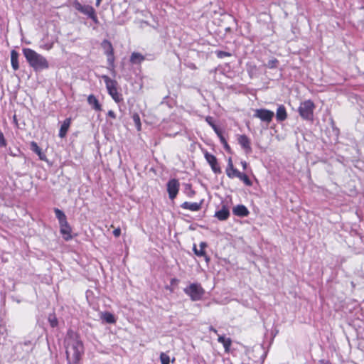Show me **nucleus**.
I'll return each instance as SVG.
<instances>
[{"mask_svg":"<svg viewBox=\"0 0 364 364\" xmlns=\"http://www.w3.org/2000/svg\"><path fill=\"white\" fill-rule=\"evenodd\" d=\"M206 247H207V244L204 242H202L200 243L199 250L197 249L196 245L193 246V251L197 256L205 257V260L208 262L209 261V257L208 256H206L205 250H204Z\"/></svg>","mask_w":364,"mask_h":364,"instance_id":"obj_16","label":"nucleus"},{"mask_svg":"<svg viewBox=\"0 0 364 364\" xmlns=\"http://www.w3.org/2000/svg\"><path fill=\"white\" fill-rule=\"evenodd\" d=\"M101 46L105 51V54L107 56V61L109 65H112L114 60V49L112 43L108 40H104Z\"/></svg>","mask_w":364,"mask_h":364,"instance_id":"obj_9","label":"nucleus"},{"mask_svg":"<svg viewBox=\"0 0 364 364\" xmlns=\"http://www.w3.org/2000/svg\"><path fill=\"white\" fill-rule=\"evenodd\" d=\"M240 171L234 168L233 164L232 163L231 159H229L228 166L226 169V173L229 178L237 177L240 174Z\"/></svg>","mask_w":364,"mask_h":364,"instance_id":"obj_19","label":"nucleus"},{"mask_svg":"<svg viewBox=\"0 0 364 364\" xmlns=\"http://www.w3.org/2000/svg\"><path fill=\"white\" fill-rule=\"evenodd\" d=\"M237 140L238 143L245 150L246 154H250L252 152L250 140L246 135H240Z\"/></svg>","mask_w":364,"mask_h":364,"instance_id":"obj_11","label":"nucleus"},{"mask_svg":"<svg viewBox=\"0 0 364 364\" xmlns=\"http://www.w3.org/2000/svg\"><path fill=\"white\" fill-rule=\"evenodd\" d=\"M31 150L35 152L40 158V159L41 160H45L46 159V156L45 154L42 152V150L38 146L37 143L35 142V141H32L31 143Z\"/></svg>","mask_w":364,"mask_h":364,"instance_id":"obj_24","label":"nucleus"},{"mask_svg":"<svg viewBox=\"0 0 364 364\" xmlns=\"http://www.w3.org/2000/svg\"><path fill=\"white\" fill-rule=\"evenodd\" d=\"M160 361L161 364H169L171 362L170 357L166 353H161Z\"/></svg>","mask_w":364,"mask_h":364,"instance_id":"obj_30","label":"nucleus"},{"mask_svg":"<svg viewBox=\"0 0 364 364\" xmlns=\"http://www.w3.org/2000/svg\"><path fill=\"white\" fill-rule=\"evenodd\" d=\"M52 47H53V44L51 43V44H47V45H46L43 48H44L45 49H46V50H50V49H51V48H52Z\"/></svg>","mask_w":364,"mask_h":364,"instance_id":"obj_39","label":"nucleus"},{"mask_svg":"<svg viewBox=\"0 0 364 364\" xmlns=\"http://www.w3.org/2000/svg\"><path fill=\"white\" fill-rule=\"evenodd\" d=\"M241 165H242L243 169H246L247 168V164L246 161H241Z\"/></svg>","mask_w":364,"mask_h":364,"instance_id":"obj_38","label":"nucleus"},{"mask_svg":"<svg viewBox=\"0 0 364 364\" xmlns=\"http://www.w3.org/2000/svg\"><path fill=\"white\" fill-rule=\"evenodd\" d=\"M217 55L218 58H223V57H225V56H230V54L229 53H227V52H224V51H218L217 53Z\"/></svg>","mask_w":364,"mask_h":364,"instance_id":"obj_34","label":"nucleus"},{"mask_svg":"<svg viewBox=\"0 0 364 364\" xmlns=\"http://www.w3.org/2000/svg\"><path fill=\"white\" fill-rule=\"evenodd\" d=\"M179 182L178 180L173 178L171 179L167 183V191L168 193L169 198L173 200L179 191Z\"/></svg>","mask_w":364,"mask_h":364,"instance_id":"obj_8","label":"nucleus"},{"mask_svg":"<svg viewBox=\"0 0 364 364\" xmlns=\"http://www.w3.org/2000/svg\"><path fill=\"white\" fill-rule=\"evenodd\" d=\"M145 60L143 55L139 53L134 52L130 57V62L133 64H139Z\"/></svg>","mask_w":364,"mask_h":364,"instance_id":"obj_23","label":"nucleus"},{"mask_svg":"<svg viewBox=\"0 0 364 364\" xmlns=\"http://www.w3.org/2000/svg\"><path fill=\"white\" fill-rule=\"evenodd\" d=\"M102 0H96V5L98 6L100 3H101Z\"/></svg>","mask_w":364,"mask_h":364,"instance_id":"obj_42","label":"nucleus"},{"mask_svg":"<svg viewBox=\"0 0 364 364\" xmlns=\"http://www.w3.org/2000/svg\"><path fill=\"white\" fill-rule=\"evenodd\" d=\"M75 8L90 18L95 23H98V19L95 14L94 8L90 5H82L81 4L76 2L75 4Z\"/></svg>","mask_w":364,"mask_h":364,"instance_id":"obj_6","label":"nucleus"},{"mask_svg":"<svg viewBox=\"0 0 364 364\" xmlns=\"http://www.w3.org/2000/svg\"><path fill=\"white\" fill-rule=\"evenodd\" d=\"M287 117L286 109L284 105H279L277 109L276 118L277 121L282 122Z\"/></svg>","mask_w":364,"mask_h":364,"instance_id":"obj_20","label":"nucleus"},{"mask_svg":"<svg viewBox=\"0 0 364 364\" xmlns=\"http://www.w3.org/2000/svg\"><path fill=\"white\" fill-rule=\"evenodd\" d=\"M218 136H220V140H221V141L224 144L225 147L226 149H229V146H228V144H227V142H226L225 139L223 138V136L222 135H220V133H219V135H218Z\"/></svg>","mask_w":364,"mask_h":364,"instance_id":"obj_35","label":"nucleus"},{"mask_svg":"<svg viewBox=\"0 0 364 364\" xmlns=\"http://www.w3.org/2000/svg\"><path fill=\"white\" fill-rule=\"evenodd\" d=\"M314 108L315 105L311 100H306L300 104L299 114L304 119L312 120Z\"/></svg>","mask_w":364,"mask_h":364,"instance_id":"obj_5","label":"nucleus"},{"mask_svg":"<svg viewBox=\"0 0 364 364\" xmlns=\"http://www.w3.org/2000/svg\"><path fill=\"white\" fill-rule=\"evenodd\" d=\"M209 330L210 331L214 332L215 334H218V331L215 328H214L213 326H210Z\"/></svg>","mask_w":364,"mask_h":364,"instance_id":"obj_40","label":"nucleus"},{"mask_svg":"<svg viewBox=\"0 0 364 364\" xmlns=\"http://www.w3.org/2000/svg\"><path fill=\"white\" fill-rule=\"evenodd\" d=\"M88 104L95 110L100 111L102 109L101 105L99 103L98 100L93 95H90L87 97Z\"/></svg>","mask_w":364,"mask_h":364,"instance_id":"obj_18","label":"nucleus"},{"mask_svg":"<svg viewBox=\"0 0 364 364\" xmlns=\"http://www.w3.org/2000/svg\"><path fill=\"white\" fill-rule=\"evenodd\" d=\"M133 121L138 131L141 130V124L140 121L139 115L136 113L134 114L132 116Z\"/></svg>","mask_w":364,"mask_h":364,"instance_id":"obj_29","label":"nucleus"},{"mask_svg":"<svg viewBox=\"0 0 364 364\" xmlns=\"http://www.w3.org/2000/svg\"><path fill=\"white\" fill-rule=\"evenodd\" d=\"M218 341L223 344L226 353L230 351V348L232 344V340L230 338H225L223 336H218Z\"/></svg>","mask_w":364,"mask_h":364,"instance_id":"obj_21","label":"nucleus"},{"mask_svg":"<svg viewBox=\"0 0 364 364\" xmlns=\"http://www.w3.org/2000/svg\"><path fill=\"white\" fill-rule=\"evenodd\" d=\"M107 115L112 119L116 118V114L112 110H109L107 113Z\"/></svg>","mask_w":364,"mask_h":364,"instance_id":"obj_37","label":"nucleus"},{"mask_svg":"<svg viewBox=\"0 0 364 364\" xmlns=\"http://www.w3.org/2000/svg\"><path fill=\"white\" fill-rule=\"evenodd\" d=\"M100 318L107 323H114L116 322L114 316L107 311L101 313Z\"/></svg>","mask_w":364,"mask_h":364,"instance_id":"obj_25","label":"nucleus"},{"mask_svg":"<svg viewBox=\"0 0 364 364\" xmlns=\"http://www.w3.org/2000/svg\"><path fill=\"white\" fill-rule=\"evenodd\" d=\"M237 178H238L242 181H243L245 185H247L248 186H252V182L246 174L240 172Z\"/></svg>","mask_w":364,"mask_h":364,"instance_id":"obj_27","label":"nucleus"},{"mask_svg":"<svg viewBox=\"0 0 364 364\" xmlns=\"http://www.w3.org/2000/svg\"><path fill=\"white\" fill-rule=\"evenodd\" d=\"M193 194H194V192H193V191H191V192L190 193L189 196H192V195H193Z\"/></svg>","mask_w":364,"mask_h":364,"instance_id":"obj_43","label":"nucleus"},{"mask_svg":"<svg viewBox=\"0 0 364 364\" xmlns=\"http://www.w3.org/2000/svg\"><path fill=\"white\" fill-rule=\"evenodd\" d=\"M183 291L193 301L200 300L205 294L204 289L199 283H192L186 287Z\"/></svg>","mask_w":364,"mask_h":364,"instance_id":"obj_3","label":"nucleus"},{"mask_svg":"<svg viewBox=\"0 0 364 364\" xmlns=\"http://www.w3.org/2000/svg\"><path fill=\"white\" fill-rule=\"evenodd\" d=\"M55 216L58 218L59 223H65L67 221V218L65 213L58 208H55L54 210Z\"/></svg>","mask_w":364,"mask_h":364,"instance_id":"obj_26","label":"nucleus"},{"mask_svg":"<svg viewBox=\"0 0 364 364\" xmlns=\"http://www.w3.org/2000/svg\"><path fill=\"white\" fill-rule=\"evenodd\" d=\"M278 60L276 58L271 59L268 61L267 66L269 68H274L277 66Z\"/></svg>","mask_w":364,"mask_h":364,"instance_id":"obj_31","label":"nucleus"},{"mask_svg":"<svg viewBox=\"0 0 364 364\" xmlns=\"http://www.w3.org/2000/svg\"><path fill=\"white\" fill-rule=\"evenodd\" d=\"M66 356L68 362L76 363L83 353L84 348L81 341L73 331L68 332L65 341Z\"/></svg>","mask_w":364,"mask_h":364,"instance_id":"obj_1","label":"nucleus"},{"mask_svg":"<svg viewBox=\"0 0 364 364\" xmlns=\"http://www.w3.org/2000/svg\"><path fill=\"white\" fill-rule=\"evenodd\" d=\"M320 363L321 364H331L330 362H328L327 360H321Z\"/></svg>","mask_w":364,"mask_h":364,"instance_id":"obj_41","label":"nucleus"},{"mask_svg":"<svg viewBox=\"0 0 364 364\" xmlns=\"http://www.w3.org/2000/svg\"><path fill=\"white\" fill-rule=\"evenodd\" d=\"M23 53L29 65L35 71H41L48 68L49 63L46 58L31 48H23Z\"/></svg>","mask_w":364,"mask_h":364,"instance_id":"obj_2","label":"nucleus"},{"mask_svg":"<svg viewBox=\"0 0 364 364\" xmlns=\"http://www.w3.org/2000/svg\"><path fill=\"white\" fill-rule=\"evenodd\" d=\"M205 158L211 166V168L214 173H220V168L218 164L217 159L214 155L209 154L208 152H205Z\"/></svg>","mask_w":364,"mask_h":364,"instance_id":"obj_10","label":"nucleus"},{"mask_svg":"<svg viewBox=\"0 0 364 364\" xmlns=\"http://www.w3.org/2000/svg\"><path fill=\"white\" fill-rule=\"evenodd\" d=\"M202 202L200 203H191L184 202L181 205L183 209L189 210L191 211H198L201 208Z\"/></svg>","mask_w":364,"mask_h":364,"instance_id":"obj_14","label":"nucleus"},{"mask_svg":"<svg viewBox=\"0 0 364 364\" xmlns=\"http://www.w3.org/2000/svg\"><path fill=\"white\" fill-rule=\"evenodd\" d=\"M206 122L213 129V130L219 135L220 131L218 129L217 126L213 122V119L212 117L208 116L205 118Z\"/></svg>","mask_w":364,"mask_h":364,"instance_id":"obj_28","label":"nucleus"},{"mask_svg":"<svg viewBox=\"0 0 364 364\" xmlns=\"http://www.w3.org/2000/svg\"><path fill=\"white\" fill-rule=\"evenodd\" d=\"M49 323L52 327H55L58 324V320L55 316H50L48 318Z\"/></svg>","mask_w":364,"mask_h":364,"instance_id":"obj_32","label":"nucleus"},{"mask_svg":"<svg viewBox=\"0 0 364 364\" xmlns=\"http://www.w3.org/2000/svg\"><path fill=\"white\" fill-rule=\"evenodd\" d=\"M102 78L106 85L107 90L108 91L109 95L112 97V98L116 102H119L123 99L122 95L117 91V82L116 80H112L107 75H103Z\"/></svg>","mask_w":364,"mask_h":364,"instance_id":"obj_4","label":"nucleus"},{"mask_svg":"<svg viewBox=\"0 0 364 364\" xmlns=\"http://www.w3.org/2000/svg\"><path fill=\"white\" fill-rule=\"evenodd\" d=\"M59 224L60 228V233L62 234L63 238L65 240H69L71 239V228L69 225L68 221Z\"/></svg>","mask_w":364,"mask_h":364,"instance_id":"obj_12","label":"nucleus"},{"mask_svg":"<svg viewBox=\"0 0 364 364\" xmlns=\"http://www.w3.org/2000/svg\"><path fill=\"white\" fill-rule=\"evenodd\" d=\"M274 115L272 111L266 109H257L255 110L254 117L260 119L262 121L269 123Z\"/></svg>","mask_w":364,"mask_h":364,"instance_id":"obj_7","label":"nucleus"},{"mask_svg":"<svg viewBox=\"0 0 364 364\" xmlns=\"http://www.w3.org/2000/svg\"><path fill=\"white\" fill-rule=\"evenodd\" d=\"M6 146V141L4 138L3 132L0 130V146L5 147Z\"/></svg>","mask_w":364,"mask_h":364,"instance_id":"obj_33","label":"nucleus"},{"mask_svg":"<svg viewBox=\"0 0 364 364\" xmlns=\"http://www.w3.org/2000/svg\"><path fill=\"white\" fill-rule=\"evenodd\" d=\"M120 234H121V230H120V228H117V229H115V230L113 231V235H114L116 237H119V236L120 235Z\"/></svg>","mask_w":364,"mask_h":364,"instance_id":"obj_36","label":"nucleus"},{"mask_svg":"<svg viewBox=\"0 0 364 364\" xmlns=\"http://www.w3.org/2000/svg\"><path fill=\"white\" fill-rule=\"evenodd\" d=\"M234 215L240 217H245L249 214V210L244 205H237L232 209Z\"/></svg>","mask_w":364,"mask_h":364,"instance_id":"obj_13","label":"nucleus"},{"mask_svg":"<svg viewBox=\"0 0 364 364\" xmlns=\"http://www.w3.org/2000/svg\"><path fill=\"white\" fill-rule=\"evenodd\" d=\"M70 118H67L63 121L59 131V136L60 138H64L66 136L68 129L70 126Z\"/></svg>","mask_w":364,"mask_h":364,"instance_id":"obj_15","label":"nucleus"},{"mask_svg":"<svg viewBox=\"0 0 364 364\" xmlns=\"http://www.w3.org/2000/svg\"><path fill=\"white\" fill-rule=\"evenodd\" d=\"M11 63L14 70H17L19 68L18 53L14 50L11 52Z\"/></svg>","mask_w":364,"mask_h":364,"instance_id":"obj_22","label":"nucleus"},{"mask_svg":"<svg viewBox=\"0 0 364 364\" xmlns=\"http://www.w3.org/2000/svg\"><path fill=\"white\" fill-rule=\"evenodd\" d=\"M230 212L228 208L223 205L222 209L215 212V216L220 220H225L228 218Z\"/></svg>","mask_w":364,"mask_h":364,"instance_id":"obj_17","label":"nucleus"}]
</instances>
